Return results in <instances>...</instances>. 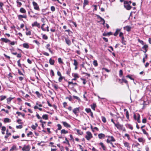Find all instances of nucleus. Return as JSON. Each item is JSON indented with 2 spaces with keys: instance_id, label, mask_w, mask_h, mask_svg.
I'll return each instance as SVG.
<instances>
[{
  "instance_id": "c9c22d12",
  "label": "nucleus",
  "mask_w": 151,
  "mask_h": 151,
  "mask_svg": "<svg viewBox=\"0 0 151 151\" xmlns=\"http://www.w3.org/2000/svg\"><path fill=\"white\" fill-rule=\"evenodd\" d=\"M132 75H128L126 76V77L129 78L131 80H133L134 81V78L132 77Z\"/></svg>"
},
{
  "instance_id": "cd10ccee",
  "label": "nucleus",
  "mask_w": 151,
  "mask_h": 151,
  "mask_svg": "<svg viewBox=\"0 0 151 151\" xmlns=\"http://www.w3.org/2000/svg\"><path fill=\"white\" fill-rule=\"evenodd\" d=\"M124 111H126V116L127 119H129V114L128 111H127V109H124Z\"/></svg>"
},
{
  "instance_id": "7ed1b4c3",
  "label": "nucleus",
  "mask_w": 151,
  "mask_h": 151,
  "mask_svg": "<svg viewBox=\"0 0 151 151\" xmlns=\"http://www.w3.org/2000/svg\"><path fill=\"white\" fill-rule=\"evenodd\" d=\"M32 4L35 9L37 11H39L40 10L39 7L36 2L33 1L32 2Z\"/></svg>"
},
{
  "instance_id": "864d4df0",
  "label": "nucleus",
  "mask_w": 151,
  "mask_h": 151,
  "mask_svg": "<svg viewBox=\"0 0 151 151\" xmlns=\"http://www.w3.org/2000/svg\"><path fill=\"white\" fill-rule=\"evenodd\" d=\"M74 61V63H73V65L75 66V65H78V62H77V60H75V59H74V60H73Z\"/></svg>"
},
{
  "instance_id": "20e7f679",
  "label": "nucleus",
  "mask_w": 151,
  "mask_h": 151,
  "mask_svg": "<svg viewBox=\"0 0 151 151\" xmlns=\"http://www.w3.org/2000/svg\"><path fill=\"white\" fill-rule=\"evenodd\" d=\"M124 8L127 10H130L132 8V7L130 5V4H126L125 1H124Z\"/></svg>"
},
{
  "instance_id": "c85d7f7f",
  "label": "nucleus",
  "mask_w": 151,
  "mask_h": 151,
  "mask_svg": "<svg viewBox=\"0 0 151 151\" xmlns=\"http://www.w3.org/2000/svg\"><path fill=\"white\" fill-rule=\"evenodd\" d=\"M10 122V120L8 118H5L4 119V123Z\"/></svg>"
},
{
  "instance_id": "a211bd4d",
  "label": "nucleus",
  "mask_w": 151,
  "mask_h": 151,
  "mask_svg": "<svg viewBox=\"0 0 151 151\" xmlns=\"http://www.w3.org/2000/svg\"><path fill=\"white\" fill-rule=\"evenodd\" d=\"M65 41L66 43L68 45H71V41L68 38H65Z\"/></svg>"
},
{
  "instance_id": "1a4fd4ad",
  "label": "nucleus",
  "mask_w": 151,
  "mask_h": 151,
  "mask_svg": "<svg viewBox=\"0 0 151 151\" xmlns=\"http://www.w3.org/2000/svg\"><path fill=\"white\" fill-rule=\"evenodd\" d=\"M1 40L6 43H7L8 42H11V41L9 40L7 38H1Z\"/></svg>"
},
{
  "instance_id": "79ce46f5",
  "label": "nucleus",
  "mask_w": 151,
  "mask_h": 151,
  "mask_svg": "<svg viewBox=\"0 0 151 151\" xmlns=\"http://www.w3.org/2000/svg\"><path fill=\"white\" fill-rule=\"evenodd\" d=\"M85 111L87 113H89L91 111L90 108H86L85 109Z\"/></svg>"
},
{
  "instance_id": "de8ad7c7",
  "label": "nucleus",
  "mask_w": 151,
  "mask_h": 151,
  "mask_svg": "<svg viewBox=\"0 0 151 151\" xmlns=\"http://www.w3.org/2000/svg\"><path fill=\"white\" fill-rule=\"evenodd\" d=\"M1 97L0 101H2L5 99L6 98V96H0Z\"/></svg>"
},
{
  "instance_id": "e433bc0d",
  "label": "nucleus",
  "mask_w": 151,
  "mask_h": 151,
  "mask_svg": "<svg viewBox=\"0 0 151 151\" xmlns=\"http://www.w3.org/2000/svg\"><path fill=\"white\" fill-rule=\"evenodd\" d=\"M16 3L18 4L17 5V6L18 7H20L22 5V3L19 2L18 0L17 1Z\"/></svg>"
},
{
  "instance_id": "4d7b16f0",
  "label": "nucleus",
  "mask_w": 151,
  "mask_h": 151,
  "mask_svg": "<svg viewBox=\"0 0 151 151\" xmlns=\"http://www.w3.org/2000/svg\"><path fill=\"white\" fill-rule=\"evenodd\" d=\"M142 130L144 134H146L147 136L148 135V134L146 132L145 129H142Z\"/></svg>"
},
{
  "instance_id": "052dcab7",
  "label": "nucleus",
  "mask_w": 151,
  "mask_h": 151,
  "mask_svg": "<svg viewBox=\"0 0 151 151\" xmlns=\"http://www.w3.org/2000/svg\"><path fill=\"white\" fill-rule=\"evenodd\" d=\"M68 83L69 85H70V84H72L75 85H78V84L77 83H73L72 81H71V82L69 81L68 82Z\"/></svg>"
},
{
  "instance_id": "603ef678",
  "label": "nucleus",
  "mask_w": 151,
  "mask_h": 151,
  "mask_svg": "<svg viewBox=\"0 0 151 151\" xmlns=\"http://www.w3.org/2000/svg\"><path fill=\"white\" fill-rule=\"evenodd\" d=\"M125 3L126 4H129L130 5V4L132 3V1H128V0H126L125 1Z\"/></svg>"
},
{
  "instance_id": "412c9836",
  "label": "nucleus",
  "mask_w": 151,
  "mask_h": 151,
  "mask_svg": "<svg viewBox=\"0 0 151 151\" xmlns=\"http://www.w3.org/2000/svg\"><path fill=\"white\" fill-rule=\"evenodd\" d=\"M90 106H91V109L93 110H95V108L96 106V104L93 103V104H91L90 105Z\"/></svg>"
},
{
  "instance_id": "49530a36",
  "label": "nucleus",
  "mask_w": 151,
  "mask_h": 151,
  "mask_svg": "<svg viewBox=\"0 0 151 151\" xmlns=\"http://www.w3.org/2000/svg\"><path fill=\"white\" fill-rule=\"evenodd\" d=\"M42 38L43 39L47 40L48 39L47 36L45 34L43 35Z\"/></svg>"
},
{
  "instance_id": "72a5a7b5",
  "label": "nucleus",
  "mask_w": 151,
  "mask_h": 151,
  "mask_svg": "<svg viewBox=\"0 0 151 151\" xmlns=\"http://www.w3.org/2000/svg\"><path fill=\"white\" fill-rule=\"evenodd\" d=\"M93 64L95 66H97L98 65V64L97 62V61L96 60H94L93 62Z\"/></svg>"
},
{
  "instance_id": "6e6d98bb",
  "label": "nucleus",
  "mask_w": 151,
  "mask_h": 151,
  "mask_svg": "<svg viewBox=\"0 0 151 151\" xmlns=\"http://www.w3.org/2000/svg\"><path fill=\"white\" fill-rule=\"evenodd\" d=\"M63 78H64V77H63L62 76H60V77H59V78L58 79L59 81V82H61L63 79Z\"/></svg>"
},
{
  "instance_id": "6e6552de",
  "label": "nucleus",
  "mask_w": 151,
  "mask_h": 151,
  "mask_svg": "<svg viewBox=\"0 0 151 151\" xmlns=\"http://www.w3.org/2000/svg\"><path fill=\"white\" fill-rule=\"evenodd\" d=\"M32 27L36 26L38 28H40V25L39 23H38L37 21H35L32 23Z\"/></svg>"
},
{
  "instance_id": "f03ea898",
  "label": "nucleus",
  "mask_w": 151,
  "mask_h": 151,
  "mask_svg": "<svg viewBox=\"0 0 151 151\" xmlns=\"http://www.w3.org/2000/svg\"><path fill=\"white\" fill-rule=\"evenodd\" d=\"M86 133L87 135L85 136V138L87 140H89L93 137L92 134L89 131L87 132Z\"/></svg>"
},
{
  "instance_id": "5701e85b",
  "label": "nucleus",
  "mask_w": 151,
  "mask_h": 151,
  "mask_svg": "<svg viewBox=\"0 0 151 151\" xmlns=\"http://www.w3.org/2000/svg\"><path fill=\"white\" fill-rule=\"evenodd\" d=\"M19 11L20 12L23 13H26V10L22 7L20 8Z\"/></svg>"
},
{
  "instance_id": "8fccbe9b",
  "label": "nucleus",
  "mask_w": 151,
  "mask_h": 151,
  "mask_svg": "<svg viewBox=\"0 0 151 151\" xmlns=\"http://www.w3.org/2000/svg\"><path fill=\"white\" fill-rule=\"evenodd\" d=\"M58 128L57 129L58 130H60L62 128V126L60 124H57Z\"/></svg>"
},
{
  "instance_id": "69168bd1",
  "label": "nucleus",
  "mask_w": 151,
  "mask_h": 151,
  "mask_svg": "<svg viewBox=\"0 0 151 151\" xmlns=\"http://www.w3.org/2000/svg\"><path fill=\"white\" fill-rule=\"evenodd\" d=\"M55 7L53 6H52L51 7V10L52 12H54L55 11Z\"/></svg>"
},
{
  "instance_id": "5fc2aeb1",
  "label": "nucleus",
  "mask_w": 151,
  "mask_h": 151,
  "mask_svg": "<svg viewBox=\"0 0 151 151\" xmlns=\"http://www.w3.org/2000/svg\"><path fill=\"white\" fill-rule=\"evenodd\" d=\"M45 25V24H42V26H41V28L42 29L43 31H46V29H45V28H44V27H44V26Z\"/></svg>"
},
{
  "instance_id": "a19ab883",
  "label": "nucleus",
  "mask_w": 151,
  "mask_h": 151,
  "mask_svg": "<svg viewBox=\"0 0 151 151\" xmlns=\"http://www.w3.org/2000/svg\"><path fill=\"white\" fill-rule=\"evenodd\" d=\"M73 97L74 99H76L78 101H81L80 99L78 97L75 96H73Z\"/></svg>"
},
{
  "instance_id": "f3484780",
  "label": "nucleus",
  "mask_w": 151,
  "mask_h": 151,
  "mask_svg": "<svg viewBox=\"0 0 151 151\" xmlns=\"http://www.w3.org/2000/svg\"><path fill=\"white\" fill-rule=\"evenodd\" d=\"M131 28V27L129 26H127L124 27V29H125L128 32L130 31Z\"/></svg>"
},
{
  "instance_id": "7c9ffc66",
  "label": "nucleus",
  "mask_w": 151,
  "mask_h": 151,
  "mask_svg": "<svg viewBox=\"0 0 151 151\" xmlns=\"http://www.w3.org/2000/svg\"><path fill=\"white\" fill-rule=\"evenodd\" d=\"M99 144L101 146V147L103 149V150H105L106 147L104 145L103 143L102 142H101L99 143Z\"/></svg>"
},
{
  "instance_id": "680f3d73",
  "label": "nucleus",
  "mask_w": 151,
  "mask_h": 151,
  "mask_svg": "<svg viewBox=\"0 0 151 151\" xmlns=\"http://www.w3.org/2000/svg\"><path fill=\"white\" fill-rule=\"evenodd\" d=\"M18 65L20 67H21V65L20 64V60L19 59L17 61Z\"/></svg>"
},
{
  "instance_id": "2eb2a0df",
  "label": "nucleus",
  "mask_w": 151,
  "mask_h": 151,
  "mask_svg": "<svg viewBox=\"0 0 151 151\" xmlns=\"http://www.w3.org/2000/svg\"><path fill=\"white\" fill-rule=\"evenodd\" d=\"M88 3L89 1L88 0H84L83 6V8L84 9L85 6L88 4Z\"/></svg>"
},
{
  "instance_id": "9b49d317",
  "label": "nucleus",
  "mask_w": 151,
  "mask_h": 151,
  "mask_svg": "<svg viewBox=\"0 0 151 151\" xmlns=\"http://www.w3.org/2000/svg\"><path fill=\"white\" fill-rule=\"evenodd\" d=\"M148 48V46L147 45H144L143 47H142V49H144L145 51H143L145 53L147 51V49Z\"/></svg>"
},
{
  "instance_id": "58836bf2",
  "label": "nucleus",
  "mask_w": 151,
  "mask_h": 151,
  "mask_svg": "<svg viewBox=\"0 0 151 151\" xmlns=\"http://www.w3.org/2000/svg\"><path fill=\"white\" fill-rule=\"evenodd\" d=\"M4 5V4L2 2H0V9L2 10H3V8L2 7Z\"/></svg>"
},
{
  "instance_id": "f257e3e1",
  "label": "nucleus",
  "mask_w": 151,
  "mask_h": 151,
  "mask_svg": "<svg viewBox=\"0 0 151 151\" xmlns=\"http://www.w3.org/2000/svg\"><path fill=\"white\" fill-rule=\"evenodd\" d=\"M119 82L120 83L122 84L123 82L124 83L127 85V86H129L128 82L125 79L124 77L123 76L121 79H119Z\"/></svg>"
},
{
  "instance_id": "ea45409f",
  "label": "nucleus",
  "mask_w": 151,
  "mask_h": 151,
  "mask_svg": "<svg viewBox=\"0 0 151 151\" xmlns=\"http://www.w3.org/2000/svg\"><path fill=\"white\" fill-rule=\"evenodd\" d=\"M77 132L80 135H82L83 134V132H81L80 130L77 129Z\"/></svg>"
},
{
  "instance_id": "37998d69",
  "label": "nucleus",
  "mask_w": 151,
  "mask_h": 151,
  "mask_svg": "<svg viewBox=\"0 0 151 151\" xmlns=\"http://www.w3.org/2000/svg\"><path fill=\"white\" fill-rule=\"evenodd\" d=\"M123 74V72L122 70H120L119 71V76L121 77Z\"/></svg>"
},
{
  "instance_id": "4be33fe9",
  "label": "nucleus",
  "mask_w": 151,
  "mask_h": 151,
  "mask_svg": "<svg viewBox=\"0 0 151 151\" xmlns=\"http://www.w3.org/2000/svg\"><path fill=\"white\" fill-rule=\"evenodd\" d=\"M23 46L24 47L28 49L29 47V46L28 43H24L23 44Z\"/></svg>"
},
{
  "instance_id": "2f4dec72",
  "label": "nucleus",
  "mask_w": 151,
  "mask_h": 151,
  "mask_svg": "<svg viewBox=\"0 0 151 151\" xmlns=\"http://www.w3.org/2000/svg\"><path fill=\"white\" fill-rule=\"evenodd\" d=\"M71 70V69L70 67H69L68 68L67 70L66 71V73L68 75H69Z\"/></svg>"
},
{
  "instance_id": "4c0bfd02",
  "label": "nucleus",
  "mask_w": 151,
  "mask_h": 151,
  "mask_svg": "<svg viewBox=\"0 0 151 151\" xmlns=\"http://www.w3.org/2000/svg\"><path fill=\"white\" fill-rule=\"evenodd\" d=\"M33 133L32 132L30 131L29 132V133L27 134V136L28 137H29L30 135H31L30 137H32V135H33Z\"/></svg>"
},
{
  "instance_id": "774afa93",
  "label": "nucleus",
  "mask_w": 151,
  "mask_h": 151,
  "mask_svg": "<svg viewBox=\"0 0 151 151\" xmlns=\"http://www.w3.org/2000/svg\"><path fill=\"white\" fill-rule=\"evenodd\" d=\"M138 42H139L142 45H144V42L142 40H140L139 39H138Z\"/></svg>"
},
{
  "instance_id": "9d476101",
  "label": "nucleus",
  "mask_w": 151,
  "mask_h": 151,
  "mask_svg": "<svg viewBox=\"0 0 151 151\" xmlns=\"http://www.w3.org/2000/svg\"><path fill=\"white\" fill-rule=\"evenodd\" d=\"M113 35V33L111 32H108L107 33H106L105 32H104L103 34V35L104 36H109L111 35Z\"/></svg>"
},
{
  "instance_id": "bf43d9fd",
  "label": "nucleus",
  "mask_w": 151,
  "mask_h": 151,
  "mask_svg": "<svg viewBox=\"0 0 151 151\" xmlns=\"http://www.w3.org/2000/svg\"><path fill=\"white\" fill-rule=\"evenodd\" d=\"M51 76V77L54 76L55 75L54 73L52 70H50Z\"/></svg>"
},
{
  "instance_id": "dca6fc26",
  "label": "nucleus",
  "mask_w": 151,
  "mask_h": 151,
  "mask_svg": "<svg viewBox=\"0 0 151 151\" xmlns=\"http://www.w3.org/2000/svg\"><path fill=\"white\" fill-rule=\"evenodd\" d=\"M9 130L8 129H7L6 130V135L5 136V138L6 139L9 136L11 135V133H9Z\"/></svg>"
},
{
  "instance_id": "c756f323",
  "label": "nucleus",
  "mask_w": 151,
  "mask_h": 151,
  "mask_svg": "<svg viewBox=\"0 0 151 151\" xmlns=\"http://www.w3.org/2000/svg\"><path fill=\"white\" fill-rule=\"evenodd\" d=\"M13 99V98H12L11 97H9L8 98H7V103L9 104L10 102L11 101V100Z\"/></svg>"
},
{
  "instance_id": "0e129e2a",
  "label": "nucleus",
  "mask_w": 151,
  "mask_h": 151,
  "mask_svg": "<svg viewBox=\"0 0 151 151\" xmlns=\"http://www.w3.org/2000/svg\"><path fill=\"white\" fill-rule=\"evenodd\" d=\"M58 63H63V62L62 61V59H61V58H58Z\"/></svg>"
},
{
  "instance_id": "09e8293b",
  "label": "nucleus",
  "mask_w": 151,
  "mask_h": 151,
  "mask_svg": "<svg viewBox=\"0 0 151 151\" xmlns=\"http://www.w3.org/2000/svg\"><path fill=\"white\" fill-rule=\"evenodd\" d=\"M22 121V120L20 119H19L17 121V122L19 124H23V122H20Z\"/></svg>"
},
{
  "instance_id": "338daca9",
  "label": "nucleus",
  "mask_w": 151,
  "mask_h": 151,
  "mask_svg": "<svg viewBox=\"0 0 151 151\" xmlns=\"http://www.w3.org/2000/svg\"><path fill=\"white\" fill-rule=\"evenodd\" d=\"M52 86L55 88L56 90H57L58 89V86L57 85L52 84Z\"/></svg>"
},
{
  "instance_id": "aec40b11",
  "label": "nucleus",
  "mask_w": 151,
  "mask_h": 151,
  "mask_svg": "<svg viewBox=\"0 0 151 151\" xmlns=\"http://www.w3.org/2000/svg\"><path fill=\"white\" fill-rule=\"evenodd\" d=\"M121 30L120 29H117L116 32L114 33V35L115 36H117L119 33V32Z\"/></svg>"
},
{
  "instance_id": "a18cd8bd",
  "label": "nucleus",
  "mask_w": 151,
  "mask_h": 151,
  "mask_svg": "<svg viewBox=\"0 0 151 151\" xmlns=\"http://www.w3.org/2000/svg\"><path fill=\"white\" fill-rule=\"evenodd\" d=\"M35 93L37 95V96L38 97H40V96H41L42 95L38 91H36L35 92Z\"/></svg>"
},
{
  "instance_id": "bb28decb",
  "label": "nucleus",
  "mask_w": 151,
  "mask_h": 151,
  "mask_svg": "<svg viewBox=\"0 0 151 151\" xmlns=\"http://www.w3.org/2000/svg\"><path fill=\"white\" fill-rule=\"evenodd\" d=\"M61 134H66L68 133V132L64 129H63L61 130Z\"/></svg>"
},
{
  "instance_id": "393cba45",
  "label": "nucleus",
  "mask_w": 151,
  "mask_h": 151,
  "mask_svg": "<svg viewBox=\"0 0 151 151\" xmlns=\"http://www.w3.org/2000/svg\"><path fill=\"white\" fill-rule=\"evenodd\" d=\"M124 146L125 147H127V148H130V147L129 146V144L127 142H124Z\"/></svg>"
},
{
  "instance_id": "4468645a",
  "label": "nucleus",
  "mask_w": 151,
  "mask_h": 151,
  "mask_svg": "<svg viewBox=\"0 0 151 151\" xmlns=\"http://www.w3.org/2000/svg\"><path fill=\"white\" fill-rule=\"evenodd\" d=\"M99 138L100 139H102L103 138H104L105 137V135L103 133L99 134L98 135Z\"/></svg>"
},
{
  "instance_id": "0eeeda50",
  "label": "nucleus",
  "mask_w": 151,
  "mask_h": 151,
  "mask_svg": "<svg viewBox=\"0 0 151 151\" xmlns=\"http://www.w3.org/2000/svg\"><path fill=\"white\" fill-rule=\"evenodd\" d=\"M115 126L119 129H122V127L123 126L122 125L120 124L119 122H118L115 125Z\"/></svg>"
},
{
  "instance_id": "3c124183",
  "label": "nucleus",
  "mask_w": 151,
  "mask_h": 151,
  "mask_svg": "<svg viewBox=\"0 0 151 151\" xmlns=\"http://www.w3.org/2000/svg\"><path fill=\"white\" fill-rule=\"evenodd\" d=\"M102 120L103 122L104 123H105L106 122V119L104 116H101Z\"/></svg>"
},
{
  "instance_id": "473e14b6",
  "label": "nucleus",
  "mask_w": 151,
  "mask_h": 151,
  "mask_svg": "<svg viewBox=\"0 0 151 151\" xmlns=\"http://www.w3.org/2000/svg\"><path fill=\"white\" fill-rule=\"evenodd\" d=\"M65 140H66V141L63 142V143H67L69 145H70V144L69 143V142L67 138L66 137H65Z\"/></svg>"
},
{
  "instance_id": "39448f33",
  "label": "nucleus",
  "mask_w": 151,
  "mask_h": 151,
  "mask_svg": "<svg viewBox=\"0 0 151 151\" xmlns=\"http://www.w3.org/2000/svg\"><path fill=\"white\" fill-rule=\"evenodd\" d=\"M80 107L75 108L73 111V112L77 116H78V113L79 112Z\"/></svg>"
},
{
  "instance_id": "b1692460",
  "label": "nucleus",
  "mask_w": 151,
  "mask_h": 151,
  "mask_svg": "<svg viewBox=\"0 0 151 151\" xmlns=\"http://www.w3.org/2000/svg\"><path fill=\"white\" fill-rule=\"evenodd\" d=\"M42 118L44 119L47 120L48 119V115L47 114H44L42 116Z\"/></svg>"
},
{
  "instance_id": "13d9d810",
  "label": "nucleus",
  "mask_w": 151,
  "mask_h": 151,
  "mask_svg": "<svg viewBox=\"0 0 151 151\" xmlns=\"http://www.w3.org/2000/svg\"><path fill=\"white\" fill-rule=\"evenodd\" d=\"M33 42H34L38 46H39L40 44V43L37 40H34L33 41Z\"/></svg>"
},
{
  "instance_id": "c03bdc74",
  "label": "nucleus",
  "mask_w": 151,
  "mask_h": 151,
  "mask_svg": "<svg viewBox=\"0 0 151 151\" xmlns=\"http://www.w3.org/2000/svg\"><path fill=\"white\" fill-rule=\"evenodd\" d=\"M65 99H68L70 101H72V97L70 95L69 96V97H66L65 98Z\"/></svg>"
},
{
  "instance_id": "e2e57ef3",
  "label": "nucleus",
  "mask_w": 151,
  "mask_h": 151,
  "mask_svg": "<svg viewBox=\"0 0 151 151\" xmlns=\"http://www.w3.org/2000/svg\"><path fill=\"white\" fill-rule=\"evenodd\" d=\"M23 127L22 125H17L16 126V128L17 129H21Z\"/></svg>"
},
{
  "instance_id": "f8f14e48",
  "label": "nucleus",
  "mask_w": 151,
  "mask_h": 151,
  "mask_svg": "<svg viewBox=\"0 0 151 151\" xmlns=\"http://www.w3.org/2000/svg\"><path fill=\"white\" fill-rule=\"evenodd\" d=\"M62 123L63 124V125L65 127L67 128L70 127V125L65 122H62Z\"/></svg>"
},
{
  "instance_id": "a878e982",
  "label": "nucleus",
  "mask_w": 151,
  "mask_h": 151,
  "mask_svg": "<svg viewBox=\"0 0 151 151\" xmlns=\"http://www.w3.org/2000/svg\"><path fill=\"white\" fill-rule=\"evenodd\" d=\"M108 137L111 138L110 141L111 142H115L116 141L115 139L112 136H109Z\"/></svg>"
},
{
  "instance_id": "f704fd0d",
  "label": "nucleus",
  "mask_w": 151,
  "mask_h": 151,
  "mask_svg": "<svg viewBox=\"0 0 151 151\" xmlns=\"http://www.w3.org/2000/svg\"><path fill=\"white\" fill-rule=\"evenodd\" d=\"M125 42H126V41L124 40V37H122V43L124 45H126Z\"/></svg>"
},
{
  "instance_id": "6ab92c4d",
  "label": "nucleus",
  "mask_w": 151,
  "mask_h": 151,
  "mask_svg": "<svg viewBox=\"0 0 151 151\" xmlns=\"http://www.w3.org/2000/svg\"><path fill=\"white\" fill-rule=\"evenodd\" d=\"M49 62L50 65H53L54 64L55 60L52 59L51 58H50L49 59Z\"/></svg>"
},
{
  "instance_id": "423d86ee",
  "label": "nucleus",
  "mask_w": 151,
  "mask_h": 151,
  "mask_svg": "<svg viewBox=\"0 0 151 151\" xmlns=\"http://www.w3.org/2000/svg\"><path fill=\"white\" fill-rule=\"evenodd\" d=\"M30 150V147L29 145L26 146L24 145V147L22 148L23 151H29Z\"/></svg>"
},
{
  "instance_id": "ddd939ff",
  "label": "nucleus",
  "mask_w": 151,
  "mask_h": 151,
  "mask_svg": "<svg viewBox=\"0 0 151 151\" xmlns=\"http://www.w3.org/2000/svg\"><path fill=\"white\" fill-rule=\"evenodd\" d=\"M18 19L19 20H22V19H21V18H26L27 17V16L25 15H19L18 16Z\"/></svg>"
}]
</instances>
